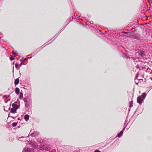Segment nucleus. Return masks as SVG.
<instances>
[{"label": "nucleus", "instance_id": "f257e3e1", "mask_svg": "<svg viewBox=\"0 0 152 152\" xmlns=\"http://www.w3.org/2000/svg\"><path fill=\"white\" fill-rule=\"evenodd\" d=\"M30 135L33 137H35L38 136L39 134V133L38 132L35 131H33L32 132V131H31L30 132Z\"/></svg>", "mask_w": 152, "mask_h": 152}, {"label": "nucleus", "instance_id": "9b49d317", "mask_svg": "<svg viewBox=\"0 0 152 152\" xmlns=\"http://www.w3.org/2000/svg\"><path fill=\"white\" fill-rule=\"evenodd\" d=\"M19 82V78L16 79L15 81V85H17Z\"/></svg>", "mask_w": 152, "mask_h": 152}, {"label": "nucleus", "instance_id": "9d476101", "mask_svg": "<svg viewBox=\"0 0 152 152\" xmlns=\"http://www.w3.org/2000/svg\"><path fill=\"white\" fill-rule=\"evenodd\" d=\"M24 118L25 120L27 121L29 119V116L28 115H26L24 116Z\"/></svg>", "mask_w": 152, "mask_h": 152}, {"label": "nucleus", "instance_id": "20e7f679", "mask_svg": "<svg viewBox=\"0 0 152 152\" xmlns=\"http://www.w3.org/2000/svg\"><path fill=\"white\" fill-rule=\"evenodd\" d=\"M24 152H32L31 151L30 149L27 147H26L24 148Z\"/></svg>", "mask_w": 152, "mask_h": 152}, {"label": "nucleus", "instance_id": "4468645a", "mask_svg": "<svg viewBox=\"0 0 152 152\" xmlns=\"http://www.w3.org/2000/svg\"><path fill=\"white\" fill-rule=\"evenodd\" d=\"M23 94L22 93H20V99H22L23 97Z\"/></svg>", "mask_w": 152, "mask_h": 152}, {"label": "nucleus", "instance_id": "f03ea898", "mask_svg": "<svg viewBox=\"0 0 152 152\" xmlns=\"http://www.w3.org/2000/svg\"><path fill=\"white\" fill-rule=\"evenodd\" d=\"M42 148L46 150H50L51 147L48 145H43L42 147Z\"/></svg>", "mask_w": 152, "mask_h": 152}, {"label": "nucleus", "instance_id": "2eb2a0df", "mask_svg": "<svg viewBox=\"0 0 152 152\" xmlns=\"http://www.w3.org/2000/svg\"><path fill=\"white\" fill-rule=\"evenodd\" d=\"M17 123H16V122H13L12 124V126L13 127H15V126L17 125Z\"/></svg>", "mask_w": 152, "mask_h": 152}, {"label": "nucleus", "instance_id": "b1692460", "mask_svg": "<svg viewBox=\"0 0 152 152\" xmlns=\"http://www.w3.org/2000/svg\"><path fill=\"white\" fill-rule=\"evenodd\" d=\"M136 67H137V68H139L138 66H137Z\"/></svg>", "mask_w": 152, "mask_h": 152}, {"label": "nucleus", "instance_id": "aec40b11", "mask_svg": "<svg viewBox=\"0 0 152 152\" xmlns=\"http://www.w3.org/2000/svg\"><path fill=\"white\" fill-rule=\"evenodd\" d=\"M94 152H101L98 150H96L94 151Z\"/></svg>", "mask_w": 152, "mask_h": 152}, {"label": "nucleus", "instance_id": "6e6552de", "mask_svg": "<svg viewBox=\"0 0 152 152\" xmlns=\"http://www.w3.org/2000/svg\"><path fill=\"white\" fill-rule=\"evenodd\" d=\"M15 92L16 94H18L20 92V89L18 88H16L15 90Z\"/></svg>", "mask_w": 152, "mask_h": 152}, {"label": "nucleus", "instance_id": "412c9836", "mask_svg": "<svg viewBox=\"0 0 152 152\" xmlns=\"http://www.w3.org/2000/svg\"><path fill=\"white\" fill-rule=\"evenodd\" d=\"M138 73H137V75L136 77V78H137L138 77Z\"/></svg>", "mask_w": 152, "mask_h": 152}, {"label": "nucleus", "instance_id": "393cba45", "mask_svg": "<svg viewBox=\"0 0 152 152\" xmlns=\"http://www.w3.org/2000/svg\"><path fill=\"white\" fill-rule=\"evenodd\" d=\"M31 58V57H28V58Z\"/></svg>", "mask_w": 152, "mask_h": 152}, {"label": "nucleus", "instance_id": "7ed1b4c3", "mask_svg": "<svg viewBox=\"0 0 152 152\" xmlns=\"http://www.w3.org/2000/svg\"><path fill=\"white\" fill-rule=\"evenodd\" d=\"M143 101V99H141L140 96H139L137 97V102L139 104H141L142 103Z\"/></svg>", "mask_w": 152, "mask_h": 152}, {"label": "nucleus", "instance_id": "dca6fc26", "mask_svg": "<svg viewBox=\"0 0 152 152\" xmlns=\"http://www.w3.org/2000/svg\"><path fill=\"white\" fill-rule=\"evenodd\" d=\"M19 65L18 64V63H16L15 64V67L17 69H19Z\"/></svg>", "mask_w": 152, "mask_h": 152}, {"label": "nucleus", "instance_id": "39448f33", "mask_svg": "<svg viewBox=\"0 0 152 152\" xmlns=\"http://www.w3.org/2000/svg\"><path fill=\"white\" fill-rule=\"evenodd\" d=\"M125 128L123 129L122 131H121L120 132L118 133L117 134V137H121V136L122 135V134H123V132H124V131L125 129Z\"/></svg>", "mask_w": 152, "mask_h": 152}, {"label": "nucleus", "instance_id": "6ab92c4d", "mask_svg": "<svg viewBox=\"0 0 152 152\" xmlns=\"http://www.w3.org/2000/svg\"><path fill=\"white\" fill-rule=\"evenodd\" d=\"M23 64H24L22 62L19 65V66L20 67Z\"/></svg>", "mask_w": 152, "mask_h": 152}, {"label": "nucleus", "instance_id": "f8f14e48", "mask_svg": "<svg viewBox=\"0 0 152 152\" xmlns=\"http://www.w3.org/2000/svg\"><path fill=\"white\" fill-rule=\"evenodd\" d=\"M146 96V94L145 93H143L142 95V97L143 100L145 98Z\"/></svg>", "mask_w": 152, "mask_h": 152}, {"label": "nucleus", "instance_id": "1a4fd4ad", "mask_svg": "<svg viewBox=\"0 0 152 152\" xmlns=\"http://www.w3.org/2000/svg\"><path fill=\"white\" fill-rule=\"evenodd\" d=\"M16 109L14 108H12L10 110V112L13 113H14L16 112Z\"/></svg>", "mask_w": 152, "mask_h": 152}, {"label": "nucleus", "instance_id": "4be33fe9", "mask_svg": "<svg viewBox=\"0 0 152 152\" xmlns=\"http://www.w3.org/2000/svg\"><path fill=\"white\" fill-rule=\"evenodd\" d=\"M3 97L4 98L5 97V98H7V96H6V95H4L3 96Z\"/></svg>", "mask_w": 152, "mask_h": 152}, {"label": "nucleus", "instance_id": "f3484780", "mask_svg": "<svg viewBox=\"0 0 152 152\" xmlns=\"http://www.w3.org/2000/svg\"><path fill=\"white\" fill-rule=\"evenodd\" d=\"M12 53L13 54L15 55L16 56L18 55V53H17V52L16 51H13Z\"/></svg>", "mask_w": 152, "mask_h": 152}, {"label": "nucleus", "instance_id": "5701e85b", "mask_svg": "<svg viewBox=\"0 0 152 152\" xmlns=\"http://www.w3.org/2000/svg\"><path fill=\"white\" fill-rule=\"evenodd\" d=\"M26 60H27V58H25V59H24L23 61H26Z\"/></svg>", "mask_w": 152, "mask_h": 152}, {"label": "nucleus", "instance_id": "423d86ee", "mask_svg": "<svg viewBox=\"0 0 152 152\" xmlns=\"http://www.w3.org/2000/svg\"><path fill=\"white\" fill-rule=\"evenodd\" d=\"M12 106L16 110L19 108L18 105L16 104L15 103L12 104Z\"/></svg>", "mask_w": 152, "mask_h": 152}, {"label": "nucleus", "instance_id": "0eeeda50", "mask_svg": "<svg viewBox=\"0 0 152 152\" xmlns=\"http://www.w3.org/2000/svg\"><path fill=\"white\" fill-rule=\"evenodd\" d=\"M24 101L25 102V106L27 107H28L30 106L29 103L26 100L24 99Z\"/></svg>", "mask_w": 152, "mask_h": 152}, {"label": "nucleus", "instance_id": "ddd939ff", "mask_svg": "<svg viewBox=\"0 0 152 152\" xmlns=\"http://www.w3.org/2000/svg\"><path fill=\"white\" fill-rule=\"evenodd\" d=\"M133 105V102L132 101L129 102V107H132Z\"/></svg>", "mask_w": 152, "mask_h": 152}, {"label": "nucleus", "instance_id": "a211bd4d", "mask_svg": "<svg viewBox=\"0 0 152 152\" xmlns=\"http://www.w3.org/2000/svg\"><path fill=\"white\" fill-rule=\"evenodd\" d=\"M10 59L11 60H13L14 59V57H13L12 56H11L10 57Z\"/></svg>", "mask_w": 152, "mask_h": 152}, {"label": "nucleus", "instance_id": "a878e982", "mask_svg": "<svg viewBox=\"0 0 152 152\" xmlns=\"http://www.w3.org/2000/svg\"><path fill=\"white\" fill-rule=\"evenodd\" d=\"M31 58V57H28V58Z\"/></svg>", "mask_w": 152, "mask_h": 152}]
</instances>
